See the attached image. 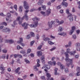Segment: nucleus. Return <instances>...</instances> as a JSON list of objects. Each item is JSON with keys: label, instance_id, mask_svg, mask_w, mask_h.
Wrapping results in <instances>:
<instances>
[{"label": "nucleus", "instance_id": "nucleus-52", "mask_svg": "<svg viewBox=\"0 0 80 80\" xmlns=\"http://www.w3.org/2000/svg\"><path fill=\"white\" fill-rule=\"evenodd\" d=\"M14 8L16 10H17V5H15L14 6Z\"/></svg>", "mask_w": 80, "mask_h": 80}, {"label": "nucleus", "instance_id": "nucleus-40", "mask_svg": "<svg viewBox=\"0 0 80 80\" xmlns=\"http://www.w3.org/2000/svg\"><path fill=\"white\" fill-rule=\"evenodd\" d=\"M7 5L9 6L13 5V4L11 2H8L7 3Z\"/></svg>", "mask_w": 80, "mask_h": 80}, {"label": "nucleus", "instance_id": "nucleus-36", "mask_svg": "<svg viewBox=\"0 0 80 80\" xmlns=\"http://www.w3.org/2000/svg\"><path fill=\"white\" fill-rule=\"evenodd\" d=\"M63 30V28L62 27H60L59 28V30H58V32H62Z\"/></svg>", "mask_w": 80, "mask_h": 80}, {"label": "nucleus", "instance_id": "nucleus-38", "mask_svg": "<svg viewBox=\"0 0 80 80\" xmlns=\"http://www.w3.org/2000/svg\"><path fill=\"white\" fill-rule=\"evenodd\" d=\"M57 70H58V68H55L54 69V71L55 72V75H57Z\"/></svg>", "mask_w": 80, "mask_h": 80}, {"label": "nucleus", "instance_id": "nucleus-22", "mask_svg": "<svg viewBox=\"0 0 80 80\" xmlns=\"http://www.w3.org/2000/svg\"><path fill=\"white\" fill-rule=\"evenodd\" d=\"M46 76L48 78L47 80H50V77H51V75L49 73H47Z\"/></svg>", "mask_w": 80, "mask_h": 80}, {"label": "nucleus", "instance_id": "nucleus-37", "mask_svg": "<svg viewBox=\"0 0 80 80\" xmlns=\"http://www.w3.org/2000/svg\"><path fill=\"white\" fill-rule=\"evenodd\" d=\"M41 60L42 63L45 62V57H41Z\"/></svg>", "mask_w": 80, "mask_h": 80}, {"label": "nucleus", "instance_id": "nucleus-49", "mask_svg": "<svg viewBox=\"0 0 80 80\" xmlns=\"http://www.w3.org/2000/svg\"><path fill=\"white\" fill-rule=\"evenodd\" d=\"M42 45H41L38 47V50H40L41 48H42Z\"/></svg>", "mask_w": 80, "mask_h": 80}, {"label": "nucleus", "instance_id": "nucleus-46", "mask_svg": "<svg viewBox=\"0 0 80 80\" xmlns=\"http://www.w3.org/2000/svg\"><path fill=\"white\" fill-rule=\"evenodd\" d=\"M17 48L18 50H20V48H21V49H23V48H22V47H20V46L19 45H18L17 46Z\"/></svg>", "mask_w": 80, "mask_h": 80}, {"label": "nucleus", "instance_id": "nucleus-41", "mask_svg": "<svg viewBox=\"0 0 80 80\" xmlns=\"http://www.w3.org/2000/svg\"><path fill=\"white\" fill-rule=\"evenodd\" d=\"M37 10V9H34V8H33L32 9H31V10H30V12H33V11H36V10Z\"/></svg>", "mask_w": 80, "mask_h": 80}, {"label": "nucleus", "instance_id": "nucleus-57", "mask_svg": "<svg viewBox=\"0 0 80 80\" xmlns=\"http://www.w3.org/2000/svg\"><path fill=\"white\" fill-rule=\"evenodd\" d=\"M20 53H25V50H22V51H20Z\"/></svg>", "mask_w": 80, "mask_h": 80}, {"label": "nucleus", "instance_id": "nucleus-64", "mask_svg": "<svg viewBox=\"0 0 80 80\" xmlns=\"http://www.w3.org/2000/svg\"><path fill=\"white\" fill-rule=\"evenodd\" d=\"M36 38H37V40H38V39H39V35L38 34L37 35Z\"/></svg>", "mask_w": 80, "mask_h": 80}, {"label": "nucleus", "instance_id": "nucleus-1", "mask_svg": "<svg viewBox=\"0 0 80 80\" xmlns=\"http://www.w3.org/2000/svg\"><path fill=\"white\" fill-rule=\"evenodd\" d=\"M29 12V10H26L25 11V13L24 14V16H23L22 18L21 19L20 18V17H18L17 19L16 20H15L13 22V23L14 25H17V21L19 22V24H22V20H23V19H25L26 20H28V16H27V13H28Z\"/></svg>", "mask_w": 80, "mask_h": 80}, {"label": "nucleus", "instance_id": "nucleus-48", "mask_svg": "<svg viewBox=\"0 0 80 80\" xmlns=\"http://www.w3.org/2000/svg\"><path fill=\"white\" fill-rule=\"evenodd\" d=\"M34 43H35V41H33L31 42H30L31 46H32V45H33V44Z\"/></svg>", "mask_w": 80, "mask_h": 80}, {"label": "nucleus", "instance_id": "nucleus-30", "mask_svg": "<svg viewBox=\"0 0 80 80\" xmlns=\"http://www.w3.org/2000/svg\"><path fill=\"white\" fill-rule=\"evenodd\" d=\"M70 52V48L67 49V52H65L64 53L65 56H66V55H65V53H68V57H69V56H68V53H69Z\"/></svg>", "mask_w": 80, "mask_h": 80}, {"label": "nucleus", "instance_id": "nucleus-45", "mask_svg": "<svg viewBox=\"0 0 80 80\" xmlns=\"http://www.w3.org/2000/svg\"><path fill=\"white\" fill-rule=\"evenodd\" d=\"M42 8L43 10H46V6L45 5L42 6Z\"/></svg>", "mask_w": 80, "mask_h": 80}, {"label": "nucleus", "instance_id": "nucleus-31", "mask_svg": "<svg viewBox=\"0 0 80 80\" xmlns=\"http://www.w3.org/2000/svg\"><path fill=\"white\" fill-rule=\"evenodd\" d=\"M9 78H10V79L11 80H13L14 78H13V76L12 75H10H10L9 76Z\"/></svg>", "mask_w": 80, "mask_h": 80}, {"label": "nucleus", "instance_id": "nucleus-14", "mask_svg": "<svg viewBox=\"0 0 80 80\" xmlns=\"http://www.w3.org/2000/svg\"><path fill=\"white\" fill-rule=\"evenodd\" d=\"M11 18V14L9 13H8L7 14V16L6 17V20L7 21H8L10 18Z\"/></svg>", "mask_w": 80, "mask_h": 80}, {"label": "nucleus", "instance_id": "nucleus-21", "mask_svg": "<svg viewBox=\"0 0 80 80\" xmlns=\"http://www.w3.org/2000/svg\"><path fill=\"white\" fill-rule=\"evenodd\" d=\"M66 1H67V0H63V2L62 3V5L63 6L64 5L65 7H67V6L68 5V4L67 3V2H65Z\"/></svg>", "mask_w": 80, "mask_h": 80}, {"label": "nucleus", "instance_id": "nucleus-50", "mask_svg": "<svg viewBox=\"0 0 80 80\" xmlns=\"http://www.w3.org/2000/svg\"><path fill=\"white\" fill-rule=\"evenodd\" d=\"M3 40V38H2V36H0V42H2Z\"/></svg>", "mask_w": 80, "mask_h": 80}, {"label": "nucleus", "instance_id": "nucleus-12", "mask_svg": "<svg viewBox=\"0 0 80 80\" xmlns=\"http://www.w3.org/2000/svg\"><path fill=\"white\" fill-rule=\"evenodd\" d=\"M2 32H10V29L8 28H6L2 30Z\"/></svg>", "mask_w": 80, "mask_h": 80}, {"label": "nucleus", "instance_id": "nucleus-19", "mask_svg": "<svg viewBox=\"0 0 80 80\" xmlns=\"http://www.w3.org/2000/svg\"><path fill=\"white\" fill-rule=\"evenodd\" d=\"M5 43H13V41L12 40H5Z\"/></svg>", "mask_w": 80, "mask_h": 80}, {"label": "nucleus", "instance_id": "nucleus-6", "mask_svg": "<svg viewBox=\"0 0 80 80\" xmlns=\"http://www.w3.org/2000/svg\"><path fill=\"white\" fill-rule=\"evenodd\" d=\"M55 23V21H52L50 23V22H48V25L50 28H51L52 27V26L53 25H54Z\"/></svg>", "mask_w": 80, "mask_h": 80}, {"label": "nucleus", "instance_id": "nucleus-58", "mask_svg": "<svg viewBox=\"0 0 80 80\" xmlns=\"http://www.w3.org/2000/svg\"><path fill=\"white\" fill-rule=\"evenodd\" d=\"M0 16H2V17H4V16H5V15L3 14V13H0Z\"/></svg>", "mask_w": 80, "mask_h": 80}, {"label": "nucleus", "instance_id": "nucleus-3", "mask_svg": "<svg viewBox=\"0 0 80 80\" xmlns=\"http://www.w3.org/2000/svg\"><path fill=\"white\" fill-rule=\"evenodd\" d=\"M32 19L34 21H35L34 22V24H30L29 25L30 27L32 28L33 27H36L37 26V25H38V21L40 20V18H38L37 17H35V18H32Z\"/></svg>", "mask_w": 80, "mask_h": 80}, {"label": "nucleus", "instance_id": "nucleus-25", "mask_svg": "<svg viewBox=\"0 0 80 80\" xmlns=\"http://www.w3.org/2000/svg\"><path fill=\"white\" fill-rule=\"evenodd\" d=\"M37 55H38V57H40V56H42V53L41 51H38L37 52Z\"/></svg>", "mask_w": 80, "mask_h": 80}, {"label": "nucleus", "instance_id": "nucleus-54", "mask_svg": "<svg viewBox=\"0 0 80 80\" xmlns=\"http://www.w3.org/2000/svg\"><path fill=\"white\" fill-rule=\"evenodd\" d=\"M2 52L3 53H7V51L6 49H3L2 50Z\"/></svg>", "mask_w": 80, "mask_h": 80}, {"label": "nucleus", "instance_id": "nucleus-28", "mask_svg": "<svg viewBox=\"0 0 80 80\" xmlns=\"http://www.w3.org/2000/svg\"><path fill=\"white\" fill-rule=\"evenodd\" d=\"M40 61L39 59H37V67H39L40 66V64H39V63H40Z\"/></svg>", "mask_w": 80, "mask_h": 80}, {"label": "nucleus", "instance_id": "nucleus-11", "mask_svg": "<svg viewBox=\"0 0 80 80\" xmlns=\"http://www.w3.org/2000/svg\"><path fill=\"white\" fill-rule=\"evenodd\" d=\"M68 18L70 17L69 18V20L70 22H72L73 20V15L72 14H70V15H68L67 17Z\"/></svg>", "mask_w": 80, "mask_h": 80}, {"label": "nucleus", "instance_id": "nucleus-56", "mask_svg": "<svg viewBox=\"0 0 80 80\" xmlns=\"http://www.w3.org/2000/svg\"><path fill=\"white\" fill-rule=\"evenodd\" d=\"M62 8V6H61V5L57 7V9H60L61 8Z\"/></svg>", "mask_w": 80, "mask_h": 80}, {"label": "nucleus", "instance_id": "nucleus-44", "mask_svg": "<svg viewBox=\"0 0 80 80\" xmlns=\"http://www.w3.org/2000/svg\"><path fill=\"white\" fill-rule=\"evenodd\" d=\"M48 43L49 44H50V45H53L54 44V43L52 42L51 41H49L48 42Z\"/></svg>", "mask_w": 80, "mask_h": 80}, {"label": "nucleus", "instance_id": "nucleus-62", "mask_svg": "<svg viewBox=\"0 0 80 80\" xmlns=\"http://www.w3.org/2000/svg\"><path fill=\"white\" fill-rule=\"evenodd\" d=\"M72 37L73 38H74V39H75L77 38V37H76V35H72Z\"/></svg>", "mask_w": 80, "mask_h": 80}, {"label": "nucleus", "instance_id": "nucleus-35", "mask_svg": "<svg viewBox=\"0 0 80 80\" xmlns=\"http://www.w3.org/2000/svg\"><path fill=\"white\" fill-rule=\"evenodd\" d=\"M72 45V42H69L68 43V45H67L65 46L66 47H70Z\"/></svg>", "mask_w": 80, "mask_h": 80}, {"label": "nucleus", "instance_id": "nucleus-26", "mask_svg": "<svg viewBox=\"0 0 80 80\" xmlns=\"http://www.w3.org/2000/svg\"><path fill=\"white\" fill-rule=\"evenodd\" d=\"M33 69L34 71H35V72H37V71H38V68H37V66H35L33 67Z\"/></svg>", "mask_w": 80, "mask_h": 80}, {"label": "nucleus", "instance_id": "nucleus-18", "mask_svg": "<svg viewBox=\"0 0 80 80\" xmlns=\"http://www.w3.org/2000/svg\"><path fill=\"white\" fill-rule=\"evenodd\" d=\"M20 70V68L18 67V68L17 69H16L15 71V73H17L18 74V75H19V74H20L21 73V72H19V71Z\"/></svg>", "mask_w": 80, "mask_h": 80}, {"label": "nucleus", "instance_id": "nucleus-47", "mask_svg": "<svg viewBox=\"0 0 80 80\" xmlns=\"http://www.w3.org/2000/svg\"><path fill=\"white\" fill-rule=\"evenodd\" d=\"M41 79H42V80H46V78H45V76H42V77H41Z\"/></svg>", "mask_w": 80, "mask_h": 80}, {"label": "nucleus", "instance_id": "nucleus-51", "mask_svg": "<svg viewBox=\"0 0 80 80\" xmlns=\"http://www.w3.org/2000/svg\"><path fill=\"white\" fill-rule=\"evenodd\" d=\"M1 24L2 25H5V26H7V24L5 22H3Z\"/></svg>", "mask_w": 80, "mask_h": 80}, {"label": "nucleus", "instance_id": "nucleus-9", "mask_svg": "<svg viewBox=\"0 0 80 80\" xmlns=\"http://www.w3.org/2000/svg\"><path fill=\"white\" fill-rule=\"evenodd\" d=\"M0 68L1 70H2V71L1 72V74H3V73H5V72L3 71L5 70V68H3V64H1V65Z\"/></svg>", "mask_w": 80, "mask_h": 80}, {"label": "nucleus", "instance_id": "nucleus-55", "mask_svg": "<svg viewBox=\"0 0 80 80\" xmlns=\"http://www.w3.org/2000/svg\"><path fill=\"white\" fill-rule=\"evenodd\" d=\"M65 72L66 73H68V69L65 68Z\"/></svg>", "mask_w": 80, "mask_h": 80}, {"label": "nucleus", "instance_id": "nucleus-23", "mask_svg": "<svg viewBox=\"0 0 80 80\" xmlns=\"http://www.w3.org/2000/svg\"><path fill=\"white\" fill-rule=\"evenodd\" d=\"M43 2V0H39L38 4L39 5H42Z\"/></svg>", "mask_w": 80, "mask_h": 80}, {"label": "nucleus", "instance_id": "nucleus-5", "mask_svg": "<svg viewBox=\"0 0 80 80\" xmlns=\"http://www.w3.org/2000/svg\"><path fill=\"white\" fill-rule=\"evenodd\" d=\"M24 3V7L26 10H28L29 8V6L28 3L25 1H24L23 2Z\"/></svg>", "mask_w": 80, "mask_h": 80}, {"label": "nucleus", "instance_id": "nucleus-20", "mask_svg": "<svg viewBox=\"0 0 80 80\" xmlns=\"http://www.w3.org/2000/svg\"><path fill=\"white\" fill-rule=\"evenodd\" d=\"M45 68V69H48V70H49L50 68V66L49 65H45L42 68V69L43 68Z\"/></svg>", "mask_w": 80, "mask_h": 80}, {"label": "nucleus", "instance_id": "nucleus-2", "mask_svg": "<svg viewBox=\"0 0 80 80\" xmlns=\"http://www.w3.org/2000/svg\"><path fill=\"white\" fill-rule=\"evenodd\" d=\"M65 55L66 57L65 61L67 62H68V63L67 64V66L68 67H69L70 66V65H71V68H73V67H74V65H72V63H73V59H70L69 58H68V53H65Z\"/></svg>", "mask_w": 80, "mask_h": 80}, {"label": "nucleus", "instance_id": "nucleus-59", "mask_svg": "<svg viewBox=\"0 0 80 80\" xmlns=\"http://www.w3.org/2000/svg\"><path fill=\"white\" fill-rule=\"evenodd\" d=\"M18 54H15L14 55V57L15 58H17V57H18Z\"/></svg>", "mask_w": 80, "mask_h": 80}, {"label": "nucleus", "instance_id": "nucleus-60", "mask_svg": "<svg viewBox=\"0 0 80 80\" xmlns=\"http://www.w3.org/2000/svg\"><path fill=\"white\" fill-rule=\"evenodd\" d=\"M76 33H77L78 35L80 33V30H78L76 31Z\"/></svg>", "mask_w": 80, "mask_h": 80}, {"label": "nucleus", "instance_id": "nucleus-34", "mask_svg": "<svg viewBox=\"0 0 80 80\" xmlns=\"http://www.w3.org/2000/svg\"><path fill=\"white\" fill-rule=\"evenodd\" d=\"M22 8H23V7H22V6H21L19 7V11L20 12H22Z\"/></svg>", "mask_w": 80, "mask_h": 80}, {"label": "nucleus", "instance_id": "nucleus-63", "mask_svg": "<svg viewBox=\"0 0 80 80\" xmlns=\"http://www.w3.org/2000/svg\"><path fill=\"white\" fill-rule=\"evenodd\" d=\"M78 57H79V55H76L75 56V58H78Z\"/></svg>", "mask_w": 80, "mask_h": 80}, {"label": "nucleus", "instance_id": "nucleus-15", "mask_svg": "<svg viewBox=\"0 0 80 80\" xmlns=\"http://www.w3.org/2000/svg\"><path fill=\"white\" fill-rule=\"evenodd\" d=\"M58 65H60V67L61 69H64L65 68V66L62 64H61V63L59 62H58L57 63Z\"/></svg>", "mask_w": 80, "mask_h": 80}, {"label": "nucleus", "instance_id": "nucleus-16", "mask_svg": "<svg viewBox=\"0 0 80 80\" xmlns=\"http://www.w3.org/2000/svg\"><path fill=\"white\" fill-rule=\"evenodd\" d=\"M28 24L26 23V22H24V23H23V24H22V27H25L24 28V29H27V28H28Z\"/></svg>", "mask_w": 80, "mask_h": 80}, {"label": "nucleus", "instance_id": "nucleus-13", "mask_svg": "<svg viewBox=\"0 0 80 80\" xmlns=\"http://www.w3.org/2000/svg\"><path fill=\"white\" fill-rule=\"evenodd\" d=\"M80 67H77L76 69L77 72H78L77 73H76L77 76H79L80 75Z\"/></svg>", "mask_w": 80, "mask_h": 80}, {"label": "nucleus", "instance_id": "nucleus-39", "mask_svg": "<svg viewBox=\"0 0 80 80\" xmlns=\"http://www.w3.org/2000/svg\"><path fill=\"white\" fill-rule=\"evenodd\" d=\"M66 13L67 14H68V15H70V14H71V13H70V12H69V9H67Z\"/></svg>", "mask_w": 80, "mask_h": 80}, {"label": "nucleus", "instance_id": "nucleus-61", "mask_svg": "<svg viewBox=\"0 0 80 80\" xmlns=\"http://www.w3.org/2000/svg\"><path fill=\"white\" fill-rule=\"evenodd\" d=\"M15 62V61L13 60H12V62H11L10 63V64L11 65V64H12V65H13V63H14V62Z\"/></svg>", "mask_w": 80, "mask_h": 80}, {"label": "nucleus", "instance_id": "nucleus-27", "mask_svg": "<svg viewBox=\"0 0 80 80\" xmlns=\"http://www.w3.org/2000/svg\"><path fill=\"white\" fill-rule=\"evenodd\" d=\"M76 53V51H74L73 52H69V54L71 55H75V54Z\"/></svg>", "mask_w": 80, "mask_h": 80}, {"label": "nucleus", "instance_id": "nucleus-29", "mask_svg": "<svg viewBox=\"0 0 80 80\" xmlns=\"http://www.w3.org/2000/svg\"><path fill=\"white\" fill-rule=\"evenodd\" d=\"M58 35H63V36H65V35H66V33L62 32L61 33H58Z\"/></svg>", "mask_w": 80, "mask_h": 80}, {"label": "nucleus", "instance_id": "nucleus-7", "mask_svg": "<svg viewBox=\"0 0 80 80\" xmlns=\"http://www.w3.org/2000/svg\"><path fill=\"white\" fill-rule=\"evenodd\" d=\"M32 37H35V34H34V33L31 32L30 33V34H29L26 37V38L27 39H29L30 38H31Z\"/></svg>", "mask_w": 80, "mask_h": 80}, {"label": "nucleus", "instance_id": "nucleus-24", "mask_svg": "<svg viewBox=\"0 0 80 80\" xmlns=\"http://www.w3.org/2000/svg\"><path fill=\"white\" fill-rule=\"evenodd\" d=\"M56 21L57 23H58L59 25H60V24H62L64 22L63 21H62L61 22H59L58 19H56Z\"/></svg>", "mask_w": 80, "mask_h": 80}, {"label": "nucleus", "instance_id": "nucleus-42", "mask_svg": "<svg viewBox=\"0 0 80 80\" xmlns=\"http://www.w3.org/2000/svg\"><path fill=\"white\" fill-rule=\"evenodd\" d=\"M25 62L27 63H30V61L26 59H25Z\"/></svg>", "mask_w": 80, "mask_h": 80}, {"label": "nucleus", "instance_id": "nucleus-33", "mask_svg": "<svg viewBox=\"0 0 80 80\" xmlns=\"http://www.w3.org/2000/svg\"><path fill=\"white\" fill-rule=\"evenodd\" d=\"M50 40V39L48 38H44L43 40L44 41H48Z\"/></svg>", "mask_w": 80, "mask_h": 80}, {"label": "nucleus", "instance_id": "nucleus-17", "mask_svg": "<svg viewBox=\"0 0 80 80\" xmlns=\"http://www.w3.org/2000/svg\"><path fill=\"white\" fill-rule=\"evenodd\" d=\"M48 65H50L51 66H52V65H53L55 66V65H56V62L55 61H53L52 62H51V61H50L48 62Z\"/></svg>", "mask_w": 80, "mask_h": 80}, {"label": "nucleus", "instance_id": "nucleus-53", "mask_svg": "<svg viewBox=\"0 0 80 80\" xmlns=\"http://www.w3.org/2000/svg\"><path fill=\"white\" fill-rule=\"evenodd\" d=\"M31 49H28L27 50V53H29L31 52Z\"/></svg>", "mask_w": 80, "mask_h": 80}, {"label": "nucleus", "instance_id": "nucleus-4", "mask_svg": "<svg viewBox=\"0 0 80 80\" xmlns=\"http://www.w3.org/2000/svg\"><path fill=\"white\" fill-rule=\"evenodd\" d=\"M46 13L47 14L45 15V12L43 11L41 12V13L42 15H43L44 17L45 16H48V15L51 13V9H50V8H49L48 9Z\"/></svg>", "mask_w": 80, "mask_h": 80}, {"label": "nucleus", "instance_id": "nucleus-43", "mask_svg": "<svg viewBox=\"0 0 80 80\" xmlns=\"http://www.w3.org/2000/svg\"><path fill=\"white\" fill-rule=\"evenodd\" d=\"M10 75V74L8 73H5V75L6 77H9Z\"/></svg>", "mask_w": 80, "mask_h": 80}, {"label": "nucleus", "instance_id": "nucleus-10", "mask_svg": "<svg viewBox=\"0 0 80 80\" xmlns=\"http://www.w3.org/2000/svg\"><path fill=\"white\" fill-rule=\"evenodd\" d=\"M75 27L74 26H72V30H71L70 32L69 33V34L70 35H72L73 33L74 30H75Z\"/></svg>", "mask_w": 80, "mask_h": 80}, {"label": "nucleus", "instance_id": "nucleus-32", "mask_svg": "<svg viewBox=\"0 0 80 80\" xmlns=\"http://www.w3.org/2000/svg\"><path fill=\"white\" fill-rule=\"evenodd\" d=\"M75 46L76 47H80V43L77 42L75 44Z\"/></svg>", "mask_w": 80, "mask_h": 80}, {"label": "nucleus", "instance_id": "nucleus-8", "mask_svg": "<svg viewBox=\"0 0 80 80\" xmlns=\"http://www.w3.org/2000/svg\"><path fill=\"white\" fill-rule=\"evenodd\" d=\"M19 39L20 40V41H19L18 42V43H20L22 47H24L25 45V44L22 43V42H23V38H20Z\"/></svg>", "mask_w": 80, "mask_h": 80}]
</instances>
